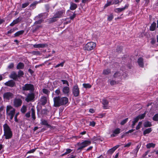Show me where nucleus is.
Here are the masks:
<instances>
[{"mask_svg":"<svg viewBox=\"0 0 158 158\" xmlns=\"http://www.w3.org/2000/svg\"><path fill=\"white\" fill-rule=\"evenodd\" d=\"M113 3H112V1H108V0L107 1V2L106 4H105L104 6V7H106L108 6H110L111 5H113Z\"/></svg>","mask_w":158,"mask_h":158,"instance_id":"nucleus-42","label":"nucleus"},{"mask_svg":"<svg viewBox=\"0 0 158 158\" xmlns=\"http://www.w3.org/2000/svg\"><path fill=\"white\" fill-rule=\"evenodd\" d=\"M24 75V73L23 71L22 70H19L18 72V74H17V76L18 77H22Z\"/></svg>","mask_w":158,"mask_h":158,"instance_id":"nucleus-40","label":"nucleus"},{"mask_svg":"<svg viewBox=\"0 0 158 158\" xmlns=\"http://www.w3.org/2000/svg\"><path fill=\"white\" fill-rule=\"evenodd\" d=\"M31 117L32 120L34 121L36 119L35 110L33 108H32L31 109Z\"/></svg>","mask_w":158,"mask_h":158,"instance_id":"nucleus-26","label":"nucleus"},{"mask_svg":"<svg viewBox=\"0 0 158 158\" xmlns=\"http://www.w3.org/2000/svg\"><path fill=\"white\" fill-rule=\"evenodd\" d=\"M36 149V148H35L34 149H32L30 151H28L27 152V154L31 153H34Z\"/></svg>","mask_w":158,"mask_h":158,"instance_id":"nucleus-60","label":"nucleus"},{"mask_svg":"<svg viewBox=\"0 0 158 158\" xmlns=\"http://www.w3.org/2000/svg\"><path fill=\"white\" fill-rule=\"evenodd\" d=\"M15 30V28L11 29L9 31H8L7 32V34H6L7 35L9 34L12 33H13L14 32Z\"/></svg>","mask_w":158,"mask_h":158,"instance_id":"nucleus-59","label":"nucleus"},{"mask_svg":"<svg viewBox=\"0 0 158 158\" xmlns=\"http://www.w3.org/2000/svg\"><path fill=\"white\" fill-rule=\"evenodd\" d=\"M102 104L103 105V108L104 109H106L108 108V105L109 104V102L107 100L103 99L102 100Z\"/></svg>","mask_w":158,"mask_h":158,"instance_id":"nucleus-21","label":"nucleus"},{"mask_svg":"<svg viewBox=\"0 0 158 158\" xmlns=\"http://www.w3.org/2000/svg\"><path fill=\"white\" fill-rule=\"evenodd\" d=\"M19 113H17L15 115L14 118H15V122L18 123V120L17 119V117L18 115H19Z\"/></svg>","mask_w":158,"mask_h":158,"instance_id":"nucleus-57","label":"nucleus"},{"mask_svg":"<svg viewBox=\"0 0 158 158\" xmlns=\"http://www.w3.org/2000/svg\"><path fill=\"white\" fill-rule=\"evenodd\" d=\"M24 32L23 30L19 31L14 34V37H18L20 35H23Z\"/></svg>","mask_w":158,"mask_h":158,"instance_id":"nucleus-29","label":"nucleus"},{"mask_svg":"<svg viewBox=\"0 0 158 158\" xmlns=\"http://www.w3.org/2000/svg\"><path fill=\"white\" fill-rule=\"evenodd\" d=\"M72 150L71 149L68 148L66 149V151L62 155V156H64L65 155H66L70 153L72 151Z\"/></svg>","mask_w":158,"mask_h":158,"instance_id":"nucleus-41","label":"nucleus"},{"mask_svg":"<svg viewBox=\"0 0 158 158\" xmlns=\"http://www.w3.org/2000/svg\"><path fill=\"white\" fill-rule=\"evenodd\" d=\"M91 143V141L89 140H86L81 142H78L77 143V145L79 147L77 149V151H81L84 148L89 145Z\"/></svg>","mask_w":158,"mask_h":158,"instance_id":"nucleus-3","label":"nucleus"},{"mask_svg":"<svg viewBox=\"0 0 158 158\" xmlns=\"http://www.w3.org/2000/svg\"><path fill=\"white\" fill-rule=\"evenodd\" d=\"M145 113H144L141 114H139L138 116H137L136 118H138V119L139 120V119H143L145 116Z\"/></svg>","mask_w":158,"mask_h":158,"instance_id":"nucleus-35","label":"nucleus"},{"mask_svg":"<svg viewBox=\"0 0 158 158\" xmlns=\"http://www.w3.org/2000/svg\"><path fill=\"white\" fill-rule=\"evenodd\" d=\"M4 85L10 87H13L15 86V83L13 80H10L5 82Z\"/></svg>","mask_w":158,"mask_h":158,"instance_id":"nucleus-11","label":"nucleus"},{"mask_svg":"<svg viewBox=\"0 0 158 158\" xmlns=\"http://www.w3.org/2000/svg\"><path fill=\"white\" fill-rule=\"evenodd\" d=\"M95 122L94 121H92V122H90L89 125L90 126H92V127H94L95 126Z\"/></svg>","mask_w":158,"mask_h":158,"instance_id":"nucleus-61","label":"nucleus"},{"mask_svg":"<svg viewBox=\"0 0 158 158\" xmlns=\"http://www.w3.org/2000/svg\"><path fill=\"white\" fill-rule=\"evenodd\" d=\"M61 81L63 84H66L68 86H69V83L66 80H61Z\"/></svg>","mask_w":158,"mask_h":158,"instance_id":"nucleus-55","label":"nucleus"},{"mask_svg":"<svg viewBox=\"0 0 158 158\" xmlns=\"http://www.w3.org/2000/svg\"><path fill=\"white\" fill-rule=\"evenodd\" d=\"M53 106L59 107L62 106H67L69 102L68 98L66 97H61L60 96H56L53 98Z\"/></svg>","mask_w":158,"mask_h":158,"instance_id":"nucleus-1","label":"nucleus"},{"mask_svg":"<svg viewBox=\"0 0 158 158\" xmlns=\"http://www.w3.org/2000/svg\"><path fill=\"white\" fill-rule=\"evenodd\" d=\"M40 27V26L39 25H37L35 27H34L32 30V32L33 33L35 32L39 29Z\"/></svg>","mask_w":158,"mask_h":158,"instance_id":"nucleus-50","label":"nucleus"},{"mask_svg":"<svg viewBox=\"0 0 158 158\" xmlns=\"http://www.w3.org/2000/svg\"><path fill=\"white\" fill-rule=\"evenodd\" d=\"M122 50L123 48L121 46H118L117 47L116 51L118 52L119 53H120L122 51Z\"/></svg>","mask_w":158,"mask_h":158,"instance_id":"nucleus-49","label":"nucleus"},{"mask_svg":"<svg viewBox=\"0 0 158 158\" xmlns=\"http://www.w3.org/2000/svg\"><path fill=\"white\" fill-rule=\"evenodd\" d=\"M137 63L139 65L141 68L144 67L143 59V58L140 57L138 59Z\"/></svg>","mask_w":158,"mask_h":158,"instance_id":"nucleus-17","label":"nucleus"},{"mask_svg":"<svg viewBox=\"0 0 158 158\" xmlns=\"http://www.w3.org/2000/svg\"><path fill=\"white\" fill-rule=\"evenodd\" d=\"M77 6L76 4L73 3L72 2L70 3V6L69 9L71 10H75L77 8Z\"/></svg>","mask_w":158,"mask_h":158,"instance_id":"nucleus-20","label":"nucleus"},{"mask_svg":"<svg viewBox=\"0 0 158 158\" xmlns=\"http://www.w3.org/2000/svg\"><path fill=\"white\" fill-rule=\"evenodd\" d=\"M114 16L113 14H111L110 15L108 16L107 20L109 21H112V19H113Z\"/></svg>","mask_w":158,"mask_h":158,"instance_id":"nucleus-53","label":"nucleus"},{"mask_svg":"<svg viewBox=\"0 0 158 158\" xmlns=\"http://www.w3.org/2000/svg\"><path fill=\"white\" fill-rule=\"evenodd\" d=\"M63 93L64 94H68L69 92V88L68 86L64 87L62 89Z\"/></svg>","mask_w":158,"mask_h":158,"instance_id":"nucleus-24","label":"nucleus"},{"mask_svg":"<svg viewBox=\"0 0 158 158\" xmlns=\"http://www.w3.org/2000/svg\"><path fill=\"white\" fill-rule=\"evenodd\" d=\"M24 67V64L23 63L20 62L18 64L16 67V69H23Z\"/></svg>","mask_w":158,"mask_h":158,"instance_id":"nucleus-28","label":"nucleus"},{"mask_svg":"<svg viewBox=\"0 0 158 158\" xmlns=\"http://www.w3.org/2000/svg\"><path fill=\"white\" fill-rule=\"evenodd\" d=\"M120 129L119 128H117L115 129L113 131V133L116 134H118L120 133Z\"/></svg>","mask_w":158,"mask_h":158,"instance_id":"nucleus-47","label":"nucleus"},{"mask_svg":"<svg viewBox=\"0 0 158 158\" xmlns=\"http://www.w3.org/2000/svg\"><path fill=\"white\" fill-rule=\"evenodd\" d=\"M37 3L38 2L37 1H35L30 5V7H35Z\"/></svg>","mask_w":158,"mask_h":158,"instance_id":"nucleus-54","label":"nucleus"},{"mask_svg":"<svg viewBox=\"0 0 158 158\" xmlns=\"http://www.w3.org/2000/svg\"><path fill=\"white\" fill-rule=\"evenodd\" d=\"M139 120L138 118H136V117L134 119V120L132 121V123L131 124V127L132 128H133L134 126H135V123L138 121Z\"/></svg>","mask_w":158,"mask_h":158,"instance_id":"nucleus-38","label":"nucleus"},{"mask_svg":"<svg viewBox=\"0 0 158 158\" xmlns=\"http://www.w3.org/2000/svg\"><path fill=\"white\" fill-rule=\"evenodd\" d=\"M47 102V97L44 96H43L41 97L39 103L40 105L44 106L46 104Z\"/></svg>","mask_w":158,"mask_h":158,"instance_id":"nucleus-10","label":"nucleus"},{"mask_svg":"<svg viewBox=\"0 0 158 158\" xmlns=\"http://www.w3.org/2000/svg\"><path fill=\"white\" fill-rule=\"evenodd\" d=\"M48 112L46 109H44L42 110V114H47V112Z\"/></svg>","mask_w":158,"mask_h":158,"instance_id":"nucleus-58","label":"nucleus"},{"mask_svg":"<svg viewBox=\"0 0 158 158\" xmlns=\"http://www.w3.org/2000/svg\"><path fill=\"white\" fill-rule=\"evenodd\" d=\"M140 148V146H139V145H137L136 148L134 149V151L136 153V154H137Z\"/></svg>","mask_w":158,"mask_h":158,"instance_id":"nucleus-56","label":"nucleus"},{"mask_svg":"<svg viewBox=\"0 0 158 158\" xmlns=\"http://www.w3.org/2000/svg\"><path fill=\"white\" fill-rule=\"evenodd\" d=\"M42 91L43 93L46 94L48 96L49 95L50 91L48 89L45 88H44L42 89Z\"/></svg>","mask_w":158,"mask_h":158,"instance_id":"nucleus-39","label":"nucleus"},{"mask_svg":"<svg viewBox=\"0 0 158 158\" xmlns=\"http://www.w3.org/2000/svg\"><path fill=\"white\" fill-rule=\"evenodd\" d=\"M96 44L92 42H88L84 48V50L91 51L94 49L96 46Z\"/></svg>","mask_w":158,"mask_h":158,"instance_id":"nucleus-4","label":"nucleus"},{"mask_svg":"<svg viewBox=\"0 0 158 158\" xmlns=\"http://www.w3.org/2000/svg\"><path fill=\"white\" fill-rule=\"evenodd\" d=\"M14 97V94L10 92H6L3 95V98L7 100H9L10 99L13 98Z\"/></svg>","mask_w":158,"mask_h":158,"instance_id":"nucleus-7","label":"nucleus"},{"mask_svg":"<svg viewBox=\"0 0 158 158\" xmlns=\"http://www.w3.org/2000/svg\"><path fill=\"white\" fill-rule=\"evenodd\" d=\"M35 97V95L33 92L28 94L27 97L25 99L26 101L28 102L34 99Z\"/></svg>","mask_w":158,"mask_h":158,"instance_id":"nucleus-8","label":"nucleus"},{"mask_svg":"<svg viewBox=\"0 0 158 158\" xmlns=\"http://www.w3.org/2000/svg\"><path fill=\"white\" fill-rule=\"evenodd\" d=\"M129 6V4H126L125 6L123 8H116L115 9V11L117 13H119L124 10L125 9L128 8Z\"/></svg>","mask_w":158,"mask_h":158,"instance_id":"nucleus-15","label":"nucleus"},{"mask_svg":"<svg viewBox=\"0 0 158 158\" xmlns=\"http://www.w3.org/2000/svg\"><path fill=\"white\" fill-rule=\"evenodd\" d=\"M119 147V145H117L113 148L109 149L108 151L107 152L108 154L111 155Z\"/></svg>","mask_w":158,"mask_h":158,"instance_id":"nucleus-16","label":"nucleus"},{"mask_svg":"<svg viewBox=\"0 0 158 158\" xmlns=\"http://www.w3.org/2000/svg\"><path fill=\"white\" fill-rule=\"evenodd\" d=\"M152 126V124L150 122L147 121L144 123V127H150Z\"/></svg>","mask_w":158,"mask_h":158,"instance_id":"nucleus-32","label":"nucleus"},{"mask_svg":"<svg viewBox=\"0 0 158 158\" xmlns=\"http://www.w3.org/2000/svg\"><path fill=\"white\" fill-rule=\"evenodd\" d=\"M27 110V107L26 106L23 105L21 108L20 111L22 113L24 114Z\"/></svg>","mask_w":158,"mask_h":158,"instance_id":"nucleus-34","label":"nucleus"},{"mask_svg":"<svg viewBox=\"0 0 158 158\" xmlns=\"http://www.w3.org/2000/svg\"><path fill=\"white\" fill-rule=\"evenodd\" d=\"M22 89L23 91L30 90L31 92H33L34 90V87L32 84L27 83L22 87Z\"/></svg>","mask_w":158,"mask_h":158,"instance_id":"nucleus-5","label":"nucleus"},{"mask_svg":"<svg viewBox=\"0 0 158 158\" xmlns=\"http://www.w3.org/2000/svg\"><path fill=\"white\" fill-rule=\"evenodd\" d=\"M14 109L12 106H11L10 105H8L6 106V113L7 114L8 113V112L9 111L12 109Z\"/></svg>","mask_w":158,"mask_h":158,"instance_id":"nucleus-45","label":"nucleus"},{"mask_svg":"<svg viewBox=\"0 0 158 158\" xmlns=\"http://www.w3.org/2000/svg\"><path fill=\"white\" fill-rule=\"evenodd\" d=\"M156 22H153L151 24L149 27L150 30L151 31H154L156 28Z\"/></svg>","mask_w":158,"mask_h":158,"instance_id":"nucleus-22","label":"nucleus"},{"mask_svg":"<svg viewBox=\"0 0 158 158\" xmlns=\"http://www.w3.org/2000/svg\"><path fill=\"white\" fill-rule=\"evenodd\" d=\"M55 94L57 96H60L59 95L60 94L61 92L60 88H58L55 91Z\"/></svg>","mask_w":158,"mask_h":158,"instance_id":"nucleus-48","label":"nucleus"},{"mask_svg":"<svg viewBox=\"0 0 158 158\" xmlns=\"http://www.w3.org/2000/svg\"><path fill=\"white\" fill-rule=\"evenodd\" d=\"M57 18L56 16H54L52 18L49 19L48 20V22L50 23H53L57 21Z\"/></svg>","mask_w":158,"mask_h":158,"instance_id":"nucleus-33","label":"nucleus"},{"mask_svg":"<svg viewBox=\"0 0 158 158\" xmlns=\"http://www.w3.org/2000/svg\"><path fill=\"white\" fill-rule=\"evenodd\" d=\"M4 135L6 139L11 138L13 136L12 131L9 126L7 123H5L3 126Z\"/></svg>","mask_w":158,"mask_h":158,"instance_id":"nucleus-2","label":"nucleus"},{"mask_svg":"<svg viewBox=\"0 0 158 158\" xmlns=\"http://www.w3.org/2000/svg\"><path fill=\"white\" fill-rule=\"evenodd\" d=\"M152 131L151 128H149L146 129L143 132V135H145L146 134H148L150 133Z\"/></svg>","mask_w":158,"mask_h":158,"instance_id":"nucleus-31","label":"nucleus"},{"mask_svg":"<svg viewBox=\"0 0 158 158\" xmlns=\"http://www.w3.org/2000/svg\"><path fill=\"white\" fill-rule=\"evenodd\" d=\"M34 48H44L47 47L48 46V44H35L33 46Z\"/></svg>","mask_w":158,"mask_h":158,"instance_id":"nucleus-14","label":"nucleus"},{"mask_svg":"<svg viewBox=\"0 0 158 158\" xmlns=\"http://www.w3.org/2000/svg\"><path fill=\"white\" fill-rule=\"evenodd\" d=\"M67 12L69 13V15L70 16L69 18V19L71 20H73L76 16V14L75 13V11H74L73 15H72V13L73 12L70 11L69 10H68Z\"/></svg>","mask_w":158,"mask_h":158,"instance_id":"nucleus-18","label":"nucleus"},{"mask_svg":"<svg viewBox=\"0 0 158 158\" xmlns=\"http://www.w3.org/2000/svg\"><path fill=\"white\" fill-rule=\"evenodd\" d=\"M155 146V144L153 143H149L146 145L147 148H154Z\"/></svg>","mask_w":158,"mask_h":158,"instance_id":"nucleus-36","label":"nucleus"},{"mask_svg":"<svg viewBox=\"0 0 158 158\" xmlns=\"http://www.w3.org/2000/svg\"><path fill=\"white\" fill-rule=\"evenodd\" d=\"M128 118H127L123 120L121 122L120 124L121 125H123L125 124L128 121Z\"/></svg>","mask_w":158,"mask_h":158,"instance_id":"nucleus-52","label":"nucleus"},{"mask_svg":"<svg viewBox=\"0 0 158 158\" xmlns=\"http://www.w3.org/2000/svg\"><path fill=\"white\" fill-rule=\"evenodd\" d=\"M83 86L85 89H89L92 87V85L89 83H84L83 84Z\"/></svg>","mask_w":158,"mask_h":158,"instance_id":"nucleus-37","label":"nucleus"},{"mask_svg":"<svg viewBox=\"0 0 158 158\" xmlns=\"http://www.w3.org/2000/svg\"><path fill=\"white\" fill-rule=\"evenodd\" d=\"M30 4V2H26L24 3H23L22 4V8H24L27 6H28Z\"/></svg>","mask_w":158,"mask_h":158,"instance_id":"nucleus-51","label":"nucleus"},{"mask_svg":"<svg viewBox=\"0 0 158 158\" xmlns=\"http://www.w3.org/2000/svg\"><path fill=\"white\" fill-rule=\"evenodd\" d=\"M41 124L42 125L46 126L48 127L49 128L51 126L48 124L47 120L45 119H42L41 120Z\"/></svg>","mask_w":158,"mask_h":158,"instance_id":"nucleus-25","label":"nucleus"},{"mask_svg":"<svg viewBox=\"0 0 158 158\" xmlns=\"http://www.w3.org/2000/svg\"><path fill=\"white\" fill-rule=\"evenodd\" d=\"M156 42V40L154 38H152L151 40V43L152 44H154Z\"/></svg>","mask_w":158,"mask_h":158,"instance_id":"nucleus-63","label":"nucleus"},{"mask_svg":"<svg viewBox=\"0 0 158 158\" xmlns=\"http://www.w3.org/2000/svg\"><path fill=\"white\" fill-rule=\"evenodd\" d=\"M15 109H13V110L10 111L9 113H8L7 114L9 115H15Z\"/></svg>","mask_w":158,"mask_h":158,"instance_id":"nucleus-44","label":"nucleus"},{"mask_svg":"<svg viewBox=\"0 0 158 158\" xmlns=\"http://www.w3.org/2000/svg\"><path fill=\"white\" fill-rule=\"evenodd\" d=\"M131 144H132L131 143L129 142L128 143L125 144V145L124 146V147L126 148V147H129L131 145Z\"/></svg>","mask_w":158,"mask_h":158,"instance_id":"nucleus-64","label":"nucleus"},{"mask_svg":"<svg viewBox=\"0 0 158 158\" xmlns=\"http://www.w3.org/2000/svg\"><path fill=\"white\" fill-rule=\"evenodd\" d=\"M113 77L115 79V80H117L118 79L121 80V73L118 71H117L115 72L113 75Z\"/></svg>","mask_w":158,"mask_h":158,"instance_id":"nucleus-13","label":"nucleus"},{"mask_svg":"<svg viewBox=\"0 0 158 158\" xmlns=\"http://www.w3.org/2000/svg\"><path fill=\"white\" fill-rule=\"evenodd\" d=\"M152 119L154 121H158V114H156L154 116Z\"/></svg>","mask_w":158,"mask_h":158,"instance_id":"nucleus-46","label":"nucleus"},{"mask_svg":"<svg viewBox=\"0 0 158 158\" xmlns=\"http://www.w3.org/2000/svg\"><path fill=\"white\" fill-rule=\"evenodd\" d=\"M21 19H20L19 17H18L15 19L14 20L13 22L10 24V25L11 26H13L15 24L19 22Z\"/></svg>","mask_w":158,"mask_h":158,"instance_id":"nucleus-23","label":"nucleus"},{"mask_svg":"<svg viewBox=\"0 0 158 158\" xmlns=\"http://www.w3.org/2000/svg\"><path fill=\"white\" fill-rule=\"evenodd\" d=\"M72 94L75 97H77L79 96L80 91L78 86L77 84L74 85L72 90Z\"/></svg>","mask_w":158,"mask_h":158,"instance_id":"nucleus-6","label":"nucleus"},{"mask_svg":"<svg viewBox=\"0 0 158 158\" xmlns=\"http://www.w3.org/2000/svg\"><path fill=\"white\" fill-rule=\"evenodd\" d=\"M10 77L13 80H16L18 78L17 74L15 72H13L10 75Z\"/></svg>","mask_w":158,"mask_h":158,"instance_id":"nucleus-19","label":"nucleus"},{"mask_svg":"<svg viewBox=\"0 0 158 158\" xmlns=\"http://www.w3.org/2000/svg\"><path fill=\"white\" fill-rule=\"evenodd\" d=\"M14 64L13 63H10L8 66V68L9 69H12L14 67Z\"/></svg>","mask_w":158,"mask_h":158,"instance_id":"nucleus-62","label":"nucleus"},{"mask_svg":"<svg viewBox=\"0 0 158 158\" xmlns=\"http://www.w3.org/2000/svg\"><path fill=\"white\" fill-rule=\"evenodd\" d=\"M108 81L110 82V84L111 85L113 86L116 84L118 83L120 81H115L113 80H109Z\"/></svg>","mask_w":158,"mask_h":158,"instance_id":"nucleus-27","label":"nucleus"},{"mask_svg":"<svg viewBox=\"0 0 158 158\" xmlns=\"http://www.w3.org/2000/svg\"><path fill=\"white\" fill-rule=\"evenodd\" d=\"M111 73V69H105L103 70L102 74L104 75H107Z\"/></svg>","mask_w":158,"mask_h":158,"instance_id":"nucleus-30","label":"nucleus"},{"mask_svg":"<svg viewBox=\"0 0 158 158\" xmlns=\"http://www.w3.org/2000/svg\"><path fill=\"white\" fill-rule=\"evenodd\" d=\"M22 102L20 99L15 98L14 101V106L16 107H18L21 106Z\"/></svg>","mask_w":158,"mask_h":158,"instance_id":"nucleus-9","label":"nucleus"},{"mask_svg":"<svg viewBox=\"0 0 158 158\" xmlns=\"http://www.w3.org/2000/svg\"><path fill=\"white\" fill-rule=\"evenodd\" d=\"M65 12V10H62L58 11L56 13L54 16H56L57 18H60L64 14Z\"/></svg>","mask_w":158,"mask_h":158,"instance_id":"nucleus-12","label":"nucleus"},{"mask_svg":"<svg viewBox=\"0 0 158 158\" xmlns=\"http://www.w3.org/2000/svg\"><path fill=\"white\" fill-rule=\"evenodd\" d=\"M65 61H63L61 63L59 64H57L56 66H54V67L55 68H57L60 66L61 67H63L64 66V64L65 63Z\"/></svg>","mask_w":158,"mask_h":158,"instance_id":"nucleus-43","label":"nucleus"}]
</instances>
